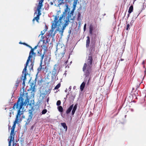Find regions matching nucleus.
<instances>
[{
    "label": "nucleus",
    "mask_w": 146,
    "mask_h": 146,
    "mask_svg": "<svg viewBox=\"0 0 146 146\" xmlns=\"http://www.w3.org/2000/svg\"><path fill=\"white\" fill-rule=\"evenodd\" d=\"M24 100L22 98H19L17 102L14 104L13 107V109L16 108L18 109V110L16 115L15 120L11 128V130L9 139V141H13L14 137H13L14 136V132L16 124L18 123L19 120H21V118L20 119V117L21 115L23 113V106L24 105H26L27 103L29 102V100L28 99H27L24 102Z\"/></svg>",
    "instance_id": "f257e3e1"
},
{
    "label": "nucleus",
    "mask_w": 146,
    "mask_h": 146,
    "mask_svg": "<svg viewBox=\"0 0 146 146\" xmlns=\"http://www.w3.org/2000/svg\"><path fill=\"white\" fill-rule=\"evenodd\" d=\"M93 63V55L91 52L88 54L86 58V62L84 63L82 70L84 73L85 77H88L90 75L92 71V67Z\"/></svg>",
    "instance_id": "f03ea898"
},
{
    "label": "nucleus",
    "mask_w": 146,
    "mask_h": 146,
    "mask_svg": "<svg viewBox=\"0 0 146 146\" xmlns=\"http://www.w3.org/2000/svg\"><path fill=\"white\" fill-rule=\"evenodd\" d=\"M68 9V6H67V9L65 10V11L63 14L61 15L59 19V16L57 15L55 16L54 18V20L53 23L52 25L51 29L50 30L49 34L51 36H54L55 35V33H53L54 29L56 28L57 26H59L61 25L62 22V20L64 17H65V13L67 12Z\"/></svg>",
    "instance_id": "7ed1b4c3"
},
{
    "label": "nucleus",
    "mask_w": 146,
    "mask_h": 146,
    "mask_svg": "<svg viewBox=\"0 0 146 146\" xmlns=\"http://www.w3.org/2000/svg\"><path fill=\"white\" fill-rule=\"evenodd\" d=\"M29 47L31 48V50L29 52V55L27 59L30 60L31 62V64L29 66V70H33L34 60L36 55V53L34 52V51L35 49L33 48H32V47L30 46Z\"/></svg>",
    "instance_id": "20e7f679"
},
{
    "label": "nucleus",
    "mask_w": 146,
    "mask_h": 146,
    "mask_svg": "<svg viewBox=\"0 0 146 146\" xmlns=\"http://www.w3.org/2000/svg\"><path fill=\"white\" fill-rule=\"evenodd\" d=\"M25 97H26V98L25 100H24V102H25V101L27 99H28L29 102H28V103H27V104H26V105H24H24L25 106H26V105H27L28 106L29 105V106H30V108H31V109H30L29 110V114L28 117V118L29 119H32L33 116V111L34 110V103L32 102V103H30L29 104V99L28 98V96H27ZM23 98V99H24L22 97H20L19 98Z\"/></svg>",
    "instance_id": "39448f33"
},
{
    "label": "nucleus",
    "mask_w": 146,
    "mask_h": 146,
    "mask_svg": "<svg viewBox=\"0 0 146 146\" xmlns=\"http://www.w3.org/2000/svg\"><path fill=\"white\" fill-rule=\"evenodd\" d=\"M44 52L43 53V54L41 56V57L40 58V62H42L43 61V60L44 58V57H46V60H47L48 58L49 59L50 58V53H49V54H48V55H45V54L46 53H47V52L48 51V50H43ZM48 54H49L48 52Z\"/></svg>",
    "instance_id": "423d86ee"
},
{
    "label": "nucleus",
    "mask_w": 146,
    "mask_h": 146,
    "mask_svg": "<svg viewBox=\"0 0 146 146\" xmlns=\"http://www.w3.org/2000/svg\"><path fill=\"white\" fill-rule=\"evenodd\" d=\"M55 66L56 65L54 66L53 70L52 72L51 76L52 78H55L58 74L57 68H56V67Z\"/></svg>",
    "instance_id": "0eeeda50"
},
{
    "label": "nucleus",
    "mask_w": 146,
    "mask_h": 146,
    "mask_svg": "<svg viewBox=\"0 0 146 146\" xmlns=\"http://www.w3.org/2000/svg\"><path fill=\"white\" fill-rule=\"evenodd\" d=\"M37 14V15L33 19V21H34L35 20H36L37 22H38V20L40 18L39 17L41 15V13L39 12H38L37 13L36 12H35L34 13L35 14Z\"/></svg>",
    "instance_id": "6e6552de"
},
{
    "label": "nucleus",
    "mask_w": 146,
    "mask_h": 146,
    "mask_svg": "<svg viewBox=\"0 0 146 146\" xmlns=\"http://www.w3.org/2000/svg\"><path fill=\"white\" fill-rule=\"evenodd\" d=\"M29 61H30V60H29L27 59V60L26 62V63L25 66V67L23 69V73L24 72H25L24 74L25 73H26L27 74V66H28V64H29Z\"/></svg>",
    "instance_id": "1a4fd4ad"
},
{
    "label": "nucleus",
    "mask_w": 146,
    "mask_h": 146,
    "mask_svg": "<svg viewBox=\"0 0 146 146\" xmlns=\"http://www.w3.org/2000/svg\"><path fill=\"white\" fill-rule=\"evenodd\" d=\"M43 5L42 4V3H41L40 2H39L38 5L37 6V9L38 12L41 13L40 9Z\"/></svg>",
    "instance_id": "9d476101"
},
{
    "label": "nucleus",
    "mask_w": 146,
    "mask_h": 146,
    "mask_svg": "<svg viewBox=\"0 0 146 146\" xmlns=\"http://www.w3.org/2000/svg\"><path fill=\"white\" fill-rule=\"evenodd\" d=\"M77 21L78 22L79 24H80L81 22V15L80 13H78L77 17Z\"/></svg>",
    "instance_id": "9b49d317"
},
{
    "label": "nucleus",
    "mask_w": 146,
    "mask_h": 146,
    "mask_svg": "<svg viewBox=\"0 0 146 146\" xmlns=\"http://www.w3.org/2000/svg\"><path fill=\"white\" fill-rule=\"evenodd\" d=\"M74 106V104H72L71 105L69 108L66 110V114L69 113L71 111Z\"/></svg>",
    "instance_id": "f8f14e48"
},
{
    "label": "nucleus",
    "mask_w": 146,
    "mask_h": 146,
    "mask_svg": "<svg viewBox=\"0 0 146 146\" xmlns=\"http://www.w3.org/2000/svg\"><path fill=\"white\" fill-rule=\"evenodd\" d=\"M87 39L86 41V47L88 48L89 46L90 43V38L89 36H88L87 37Z\"/></svg>",
    "instance_id": "ddd939ff"
},
{
    "label": "nucleus",
    "mask_w": 146,
    "mask_h": 146,
    "mask_svg": "<svg viewBox=\"0 0 146 146\" xmlns=\"http://www.w3.org/2000/svg\"><path fill=\"white\" fill-rule=\"evenodd\" d=\"M77 104H76L74 106V107H73V110L72 111V114L73 115L74 114L75 111L76 110L77 107Z\"/></svg>",
    "instance_id": "4468645a"
},
{
    "label": "nucleus",
    "mask_w": 146,
    "mask_h": 146,
    "mask_svg": "<svg viewBox=\"0 0 146 146\" xmlns=\"http://www.w3.org/2000/svg\"><path fill=\"white\" fill-rule=\"evenodd\" d=\"M26 75H27V74L26 73H25L24 74V76H22L21 77V79H23V84H25V80H26Z\"/></svg>",
    "instance_id": "2eb2a0df"
},
{
    "label": "nucleus",
    "mask_w": 146,
    "mask_h": 146,
    "mask_svg": "<svg viewBox=\"0 0 146 146\" xmlns=\"http://www.w3.org/2000/svg\"><path fill=\"white\" fill-rule=\"evenodd\" d=\"M45 37H46V36H44L41 35V40L44 43H45V44H46V43H47L48 42V40L47 39L46 42H45V40H44V38Z\"/></svg>",
    "instance_id": "dca6fc26"
},
{
    "label": "nucleus",
    "mask_w": 146,
    "mask_h": 146,
    "mask_svg": "<svg viewBox=\"0 0 146 146\" xmlns=\"http://www.w3.org/2000/svg\"><path fill=\"white\" fill-rule=\"evenodd\" d=\"M85 83L84 82H83L81 84L80 86V89L82 91H83V90L85 87Z\"/></svg>",
    "instance_id": "f3484780"
},
{
    "label": "nucleus",
    "mask_w": 146,
    "mask_h": 146,
    "mask_svg": "<svg viewBox=\"0 0 146 146\" xmlns=\"http://www.w3.org/2000/svg\"><path fill=\"white\" fill-rule=\"evenodd\" d=\"M93 29V26L92 25H90L89 27V33L90 34L92 35V31Z\"/></svg>",
    "instance_id": "a211bd4d"
},
{
    "label": "nucleus",
    "mask_w": 146,
    "mask_h": 146,
    "mask_svg": "<svg viewBox=\"0 0 146 146\" xmlns=\"http://www.w3.org/2000/svg\"><path fill=\"white\" fill-rule=\"evenodd\" d=\"M30 90H32L33 92H34L35 91V85H34L33 83H32L31 85V87L30 88Z\"/></svg>",
    "instance_id": "6ab92c4d"
},
{
    "label": "nucleus",
    "mask_w": 146,
    "mask_h": 146,
    "mask_svg": "<svg viewBox=\"0 0 146 146\" xmlns=\"http://www.w3.org/2000/svg\"><path fill=\"white\" fill-rule=\"evenodd\" d=\"M133 11V5H131L128 10V12L129 14H130Z\"/></svg>",
    "instance_id": "aec40b11"
},
{
    "label": "nucleus",
    "mask_w": 146,
    "mask_h": 146,
    "mask_svg": "<svg viewBox=\"0 0 146 146\" xmlns=\"http://www.w3.org/2000/svg\"><path fill=\"white\" fill-rule=\"evenodd\" d=\"M61 124L63 127V128L64 129H66V131L67 129V127L66 125V123H61Z\"/></svg>",
    "instance_id": "412c9836"
},
{
    "label": "nucleus",
    "mask_w": 146,
    "mask_h": 146,
    "mask_svg": "<svg viewBox=\"0 0 146 146\" xmlns=\"http://www.w3.org/2000/svg\"><path fill=\"white\" fill-rule=\"evenodd\" d=\"M20 78H17V80L16 81V83L15 84V85L16 86H18L19 85V83H20Z\"/></svg>",
    "instance_id": "4be33fe9"
},
{
    "label": "nucleus",
    "mask_w": 146,
    "mask_h": 146,
    "mask_svg": "<svg viewBox=\"0 0 146 146\" xmlns=\"http://www.w3.org/2000/svg\"><path fill=\"white\" fill-rule=\"evenodd\" d=\"M41 47L43 50H48V46L45 44H44Z\"/></svg>",
    "instance_id": "5701e85b"
},
{
    "label": "nucleus",
    "mask_w": 146,
    "mask_h": 146,
    "mask_svg": "<svg viewBox=\"0 0 146 146\" xmlns=\"http://www.w3.org/2000/svg\"><path fill=\"white\" fill-rule=\"evenodd\" d=\"M58 111L61 112H63V108L61 106H59L58 107Z\"/></svg>",
    "instance_id": "b1692460"
},
{
    "label": "nucleus",
    "mask_w": 146,
    "mask_h": 146,
    "mask_svg": "<svg viewBox=\"0 0 146 146\" xmlns=\"http://www.w3.org/2000/svg\"><path fill=\"white\" fill-rule=\"evenodd\" d=\"M46 31H47V29H45L44 30H43V31H41V33L40 35H39V36H40L41 35L43 36L44 35V33H45V32Z\"/></svg>",
    "instance_id": "393cba45"
},
{
    "label": "nucleus",
    "mask_w": 146,
    "mask_h": 146,
    "mask_svg": "<svg viewBox=\"0 0 146 146\" xmlns=\"http://www.w3.org/2000/svg\"><path fill=\"white\" fill-rule=\"evenodd\" d=\"M41 62V63H40V66L37 69L38 70V71H41V70L42 68V62Z\"/></svg>",
    "instance_id": "a878e982"
},
{
    "label": "nucleus",
    "mask_w": 146,
    "mask_h": 146,
    "mask_svg": "<svg viewBox=\"0 0 146 146\" xmlns=\"http://www.w3.org/2000/svg\"><path fill=\"white\" fill-rule=\"evenodd\" d=\"M127 26L125 27V29L126 30H128L130 29V25L129 23H127V22H126Z\"/></svg>",
    "instance_id": "bb28decb"
},
{
    "label": "nucleus",
    "mask_w": 146,
    "mask_h": 146,
    "mask_svg": "<svg viewBox=\"0 0 146 146\" xmlns=\"http://www.w3.org/2000/svg\"><path fill=\"white\" fill-rule=\"evenodd\" d=\"M60 86V83L58 84L54 88V89L56 90L58 89Z\"/></svg>",
    "instance_id": "cd10ccee"
},
{
    "label": "nucleus",
    "mask_w": 146,
    "mask_h": 146,
    "mask_svg": "<svg viewBox=\"0 0 146 146\" xmlns=\"http://www.w3.org/2000/svg\"><path fill=\"white\" fill-rule=\"evenodd\" d=\"M31 119H28V118H27V121L26 122L25 124L26 125H28L29 123L31 121Z\"/></svg>",
    "instance_id": "c85d7f7f"
},
{
    "label": "nucleus",
    "mask_w": 146,
    "mask_h": 146,
    "mask_svg": "<svg viewBox=\"0 0 146 146\" xmlns=\"http://www.w3.org/2000/svg\"><path fill=\"white\" fill-rule=\"evenodd\" d=\"M47 112V110L46 109H44L43 110L42 112V114H45Z\"/></svg>",
    "instance_id": "c756f323"
},
{
    "label": "nucleus",
    "mask_w": 146,
    "mask_h": 146,
    "mask_svg": "<svg viewBox=\"0 0 146 146\" xmlns=\"http://www.w3.org/2000/svg\"><path fill=\"white\" fill-rule=\"evenodd\" d=\"M95 47V45L94 44H93L92 46L91 47L90 49L91 50V52L92 51V50L93 49L94 50V51Z\"/></svg>",
    "instance_id": "7c9ffc66"
},
{
    "label": "nucleus",
    "mask_w": 146,
    "mask_h": 146,
    "mask_svg": "<svg viewBox=\"0 0 146 146\" xmlns=\"http://www.w3.org/2000/svg\"><path fill=\"white\" fill-rule=\"evenodd\" d=\"M69 20H66L65 21V22L64 24V27H66L68 24V21Z\"/></svg>",
    "instance_id": "2f4dec72"
},
{
    "label": "nucleus",
    "mask_w": 146,
    "mask_h": 146,
    "mask_svg": "<svg viewBox=\"0 0 146 146\" xmlns=\"http://www.w3.org/2000/svg\"><path fill=\"white\" fill-rule=\"evenodd\" d=\"M37 54H38V56H40L41 57L42 56V52L41 51H38L37 52Z\"/></svg>",
    "instance_id": "473e14b6"
},
{
    "label": "nucleus",
    "mask_w": 146,
    "mask_h": 146,
    "mask_svg": "<svg viewBox=\"0 0 146 146\" xmlns=\"http://www.w3.org/2000/svg\"><path fill=\"white\" fill-rule=\"evenodd\" d=\"M61 104V101L60 100H58L56 102V105L59 106Z\"/></svg>",
    "instance_id": "72a5a7b5"
},
{
    "label": "nucleus",
    "mask_w": 146,
    "mask_h": 146,
    "mask_svg": "<svg viewBox=\"0 0 146 146\" xmlns=\"http://www.w3.org/2000/svg\"><path fill=\"white\" fill-rule=\"evenodd\" d=\"M72 15L70 14H68L67 17V19H68V20H69L71 16Z\"/></svg>",
    "instance_id": "f704fd0d"
},
{
    "label": "nucleus",
    "mask_w": 146,
    "mask_h": 146,
    "mask_svg": "<svg viewBox=\"0 0 146 146\" xmlns=\"http://www.w3.org/2000/svg\"><path fill=\"white\" fill-rule=\"evenodd\" d=\"M19 43L20 44H23L24 45H26V46H27L30 47V46L29 45H28L26 43H22L21 42H20Z\"/></svg>",
    "instance_id": "c9c22d12"
},
{
    "label": "nucleus",
    "mask_w": 146,
    "mask_h": 146,
    "mask_svg": "<svg viewBox=\"0 0 146 146\" xmlns=\"http://www.w3.org/2000/svg\"><path fill=\"white\" fill-rule=\"evenodd\" d=\"M11 141H9V146H11ZM14 141H13V146H14Z\"/></svg>",
    "instance_id": "e433bc0d"
},
{
    "label": "nucleus",
    "mask_w": 146,
    "mask_h": 146,
    "mask_svg": "<svg viewBox=\"0 0 146 146\" xmlns=\"http://www.w3.org/2000/svg\"><path fill=\"white\" fill-rule=\"evenodd\" d=\"M90 76V77H89V78L87 82V84H88L89 82H90V80L91 79V77H90V76Z\"/></svg>",
    "instance_id": "4c0bfd02"
},
{
    "label": "nucleus",
    "mask_w": 146,
    "mask_h": 146,
    "mask_svg": "<svg viewBox=\"0 0 146 146\" xmlns=\"http://www.w3.org/2000/svg\"><path fill=\"white\" fill-rule=\"evenodd\" d=\"M77 1H78L74 0V4H76H76H77Z\"/></svg>",
    "instance_id": "58836bf2"
},
{
    "label": "nucleus",
    "mask_w": 146,
    "mask_h": 146,
    "mask_svg": "<svg viewBox=\"0 0 146 146\" xmlns=\"http://www.w3.org/2000/svg\"><path fill=\"white\" fill-rule=\"evenodd\" d=\"M74 9H73L72 11H71L70 13V14L72 15H73V12H74Z\"/></svg>",
    "instance_id": "ea45409f"
},
{
    "label": "nucleus",
    "mask_w": 146,
    "mask_h": 146,
    "mask_svg": "<svg viewBox=\"0 0 146 146\" xmlns=\"http://www.w3.org/2000/svg\"><path fill=\"white\" fill-rule=\"evenodd\" d=\"M65 27H64V25L63 26V28L62 29V33H63V30L64 29Z\"/></svg>",
    "instance_id": "a19ab883"
},
{
    "label": "nucleus",
    "mask_w": 146,
    "mask_h": 146,
    "mask_svg": "<svg viewBox=\"0 0 146 146\" xmlns=\"http://www.w3.org/2000/svg\"><path fill=\"white\" fill-rule=\"evenodd\" d=\"M86 29V24H85L84 25V30L85 29Z\"/></svg>",
    "instance_id": "79ce46f5"
},
{
    "label": "nucleus",
    "mask_w": 146,
    "mask_h": 146,
    "mask_svg": "<svg viewBox=\"0 0 146 146\" xmlns=\"http://www.w3.org/2000/svg\"><path fill=\"white\" fill-rule=\"evenodd\" d=\"M73 6L74 7L73 9L74 10L75 9V7H76V4H74Z\"/></svg>",
    "instance_id": "37998d69"
},
{
    "label": "nucleus",
    "mask_w": 146,
    "mask_h": 146,
    "mask_svg": "<svg viewBox=\"0 0 146 146\" xmlns=\"http://www.w3.org/2000/svg\"><path fill=\"white\" fill-rule=\"evenodd\" d=\"M44 1V0H40L39 1V2L43 3V2Z\"/></svg>",
    "instance_id": "c03bdc74"
},
{
    "label": "nucleus",
    "mask_w": 146,
    "mask_h": 146,
    "mask_svg": "<svg viewBox=\"0 0 146 146\" xmlns=\"http://www.w3.org/2000/svg\"><path fill=\"white\" fill-rule=\"evenodd\" d=\"M38 45H37L36 46H35L34 48H33L35 50L36 49Z\"/></svg>",
    "instance_id": "a18cd8bd"
},
{
    "label": "nucleus",
    "mask_w": 146,
    "mask_h": 146,
    "mask_svg": "<svg viewBox=\"0 0 146 146\" xmlns=\"http://www.w3.org/2000/svg\"><path fill=\"white\" fill-rule=\"evenodd\" d=\"M50 5H52L53 4V3L52 2H50Z\"/></svg>",
    "instance_id": "49530a36"
},
{
    "label": "nucleus",
    "mask_w": 146,
    "mask_h": 146,
    "mask_svg": "<svg viewBox=\"0 0 146 146\" xmlns=\"http://www.w3.org/2000/svg\"><path fill=\"white\" fill-rule=\"evenodd\" d=\"M47 68V66H45L44 67V68L43 69H46Z\"/></svg>",
    "instance_id": "de8ad7c7"
},
{
    "label": "nucleus",
    "mask_w": 146,
    "mask_h": 146,
    "mask_svg": "<svg viewBox=\"0 0 146 146\" xmlns=\"http://www.w3.org/2000/svg\"><path fill=\"white\" fill-rule=\"evenodd\" d=\"M130 14H129H129H128V17L129 16Z\"/></svg>",
    "instance_id": "09e8293b"
},
{
    "label": "nucleus",
    "mask_w": 146,
    "mask_h": 146,
    "mask_svg": "<svg viewBox=\"0 0 146 146\" xmlns=\"http://www.w3.org/2000/svg\"><path fill=\"white\" fill-rule=\"evenodd\" d=\"M48 99H47V100H46V102H48Z\"/></svg>",
    "instance_id": "8fccbe9b"
},
{
    "label": "nucleus",
    "mask_w": 146,
    "mask_h": 146,
    "mask_svg": "<svg viewBox=\"0 0 146 146\" xmlns=\"http://www.w3.org/2000/svg\"><path fill=\"white\" fill-rule=\"evenodd\" d=\"M144 64V61H143V62H142V64Z\"/></svg>",
    "instance_id": "3c124183"
},
{
    "label": "nucleus",
    "mask_w": 146,
    "mask_h": 146,
    "mask_svg": "<svg viewBox=\"0 0 146 146\" xmlns=\"http://www.w3.org/2000/svg\"><path fill=\"white\" fill-rule=\"evenodd\" d=\"M11 127V126H9V128Z\"/></svg>",
    "instance_id": "603ef678"
},
{
    "label": "nucleus",
    "mask_w": 146,
    "mask_h": 146,
    "mask_svg": "<svg viewBox=\"0 0 146 146\" xmlns=\"http://www.w3.org/2000/svg\"><path fill=\"white\" fill-rule=\"evenodd\" d=\"M22 117H24L25 116H24V117H23V116H22Z\"/></svg>",
    "instance_id": "864d4df0"
},
{
    "label": "nucleus",
    "mask_w": 146,
    "mask_h": 146,
    "mask_svg": "<svg viewBox=\"0 0 146 146\" xmlns=\"http://www.w3.org/2000/svg\"><path fill=\"white\" fill-rule=\"evenodd\" d=\"M122 123V124H123V123Z\"/></svg>",
    "instance_id": "5fc2aeb1"
}]
</instances>
